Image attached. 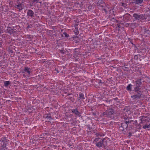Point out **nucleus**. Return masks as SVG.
Here are the masks:
<instances>
[{"instance_id":"obj_1","label":"nucleus","mask_w":150,"mask_h":150,"mask_svg":"<svg viewBox=\"0 0 150 150\" xmlns=\"http://www.w3.org/2000/svg\"><path fill=\"white\" fill-rule=\"evenodd\" d=\"M142 84V82L141 79H138L134 82L135 87L133 91L137 93V94L133 95L131 96L132 98L136 99H139L142 97V92L140 91L141 86Z\"/></svg>"},{"instance_id":"obj_2","label":"nucleus","mask_w":150,"mask_h":150,"mask_svg":"<svg viewBox=\"0 0 150 150\" xmlns=\"http://www.w3.org/2000/svg\"><path fill=\"white\" fill-rule=\"evenodd\" d=\"M115 111L112 108H110L103 112V115L105 117L108 118H112L113 117L114 114L115 113Z\"/></svg>"},{"instance_id":"obj_3","label":"nucleus","mask_w":150,"mask_h":150,"mask_svg":"<svg viewBox=\"0 0 150 150\" xmlns=\"http://www.w3.org/2000/svg\"><path fill=\"white\" fill-rule=\"evenodd\" d=\"M139 119L141 121L140 122L141 124H144L145 122H149V120H148V117L147 116H142L139 117Z\"/></svg>"},{"instance_id":"obj_4","label":"nucleus","mask_w":150,"mask_h":150,"mask_svg":"<svg viewBox=\"0 0 150 150\" xmlns=\"http://www.w3.org/2000/svg\"><path fill=\"white\" fill-rule=\"evenodd\" d=\"M9 141L8 140L6 139V137H3L1 138L0 141L3 143V144L1 146V147H6L7 144Z\"/></svg>"},{"instance_id":"obj_5","label":"nucleus","mask_w":150,"mask_h":150,"mask_svg":"<svg viewBox=\"0 0 150 150\" xmlns=\"http://www.w3.org/2000/svg\"><path fill=\"white\" fill-rule=\"evenodd\" d=\"M27 18H31L33 17L34 13L32 10L28 9L27 12Z\"/></svg>"},{"instance_id":"obj_6","label":"nucleus","mask_w":150,"mask_h":150,"mask_svg":"<svg viewBox=\"0 0 150 150\" xmlns=\"http://www.w3.org/2000/svg\"><path fill=\"white\" fill-rule=\"evenodd\" d=\"M133 17L137 20H139L141 18H143L144 16L143 14L139 15L137 13H134L133 14Z\"/></svg>"},{"instance_id":"obj_7","label":"nucleus","mask_w":150,"mask_h":150,"mask_svg":"<svg viewBox=\"0 0 150 150\" xmlns=\"http://www.w3.org/2000/svg\"><path fill=\"white\" fill-rule=\"evenodd\" d=\"M127 127V124L126 122H123L121 123V126L119 128L122 131H123L126 129Z\"/></svg>"},{"instance_id":"obj_8","label":"nucleus","mask_w":150,"mask_h":150,"mask_svg":"<svg viewBox=\"0 0 150 150\" xmlns=\"http://www.w3.org/2000/svg\"><path fill=\"white\" fill-rule=\"evenodd\" d=\"M104 139H101L100 142L95 143V144L96 146L98 148H100L103 145V142H104Z\"/></svg>"},{"instance_id":"obj_9","label":"nucleus","mask_w":150,"mask_h":150,"mask_svg":"<svg viewBox=\"0 0 150 150\" xmlns=\"http://www.w3.org/2000/svg\"><path fill=\"white\" fill-rule=\"evenodd\" d=\"M31 69L30 68H28L26 67H24V69L23 72V73L25 72H26L27 73L28 75H29L30 74Z\"/></svg>"},{"instance_id":"obj_10","label":"nucleus","mask_w":150,"mask_h":150,"mask_svg":"<svg viewBox=\"0 0 150 150\" xmlns=\"http://www.w3.org/2000/svg\"><path fill=\"white\" fill-rule=\"evenodd\" d=\"M72 112L75 114L76 116H80V113L78 111L77 108L71 110Z\"/></svg>"},{"instance_id":"obj_11","label":"nucleus","mask_w":150,"mask_h":150,"mask_svg":"<svg viewBox=\"0 0 150 150\" xmlns=\"http://www.w3.org/2000/svg\"><path fill=\"white\" fill-rule=\"evenodd\" d=\"M45 119H46L48 120H51L52 119L50 114H45L43 116Z\"/></svg>"},{"instance_id":"obj_12","label":"nucleus","mask_w":150,"mask_h":150,"mask_svg":"<svg viewBox=\"0 0 150 150\" xmlns=\"http://www.w3.org/2000/svg\"><path fill=\"white\" fill-rule=\"evenodd\" d=\"M143 128L144 129H146V128H150V123L149 122H146V124L144 123L143 124Z\"/></svg>"},{"instance_id":"obj_13","label":"nucleus","mask_w":150,"mask_h":150,"mask_svg":"<svg viewBox=\"0 0 150 150\" xmlns=\"http://www.w3.org/2000/svg\"><path fill=\"white\" fill-rule=\"evenodd\" d=\"M13 28L10 27H8L6 30V32L11 34L13 33Z\"/></svg>"},{"instance_id":"obj_14","label":"nucleus","mask_w":150,"mask_h":150,"mask_svg":"<svg viewBox=\"0 0 150 150\" xmlns=\"http://www.w3.org/2000/svg\"><path fill=\"white\" fill-rule=\"evenodd\" d=\"M16 7L18 9L19 11H21L23 9L22 4L21 3H19L18 5H16Z\"/></svg>"},{"instance_id":"obj_15","label":"nucleus","mask_w":150,"mask_h":150,"mask_svg":"<svg viewBox=\"0 0 150 150\" xmlns=\"http://www.w3.org/2000/svg\"><path fill=\"white\" fill-rule=\"evenodd\" d=\"M134 3L137 4H139L143 3V0H134Z\"/></svg>"},{"instance_id":"obj_16","label":"nucleus","mask_w":150,"mask_h":150,"mask_svg":"<svg viewBox=\"0 0 150 150\" xmlns=\"http://www.w3.org/2000/svg\"><path fill=\"white\" fill-rule=\"evenodd\" d=\"M128 15H126L124 16L123 20L125 22H128L129 18L128 17Z\"/></svg>"},{"instance_id":"obj_17","label":"nucleus","mask_w":150,"mask_h":150,"mask_svg":"<svg viewBox=\"0 0 150 150\" xmlns=\"http://www.w3.org/2000/svg\"><path fill=\"white\" fill-rule=\"evenodd\" d=\"M132 85L131 84H129L127 87L126 89L127 90L129 91H132Z\"/></svg>"},{"instance_id":"obj_18","label":"nucleus","mask_w":150,"mask_h":150,"mask_svg":"<svg viewBox=\"0 0 150 150\" xmlns=\"http://www.w3.org/2000/svg\"><path fill=\"white\" fill-rule=\"evenodd\" d=\"M76 49H75L74 54V57H79V55H80L79 52L78 51H76Z\"/></svg>"},{"instance_id":"obj_19","label":"nucleus","mask_w":150,"mask_h":150,"mask_svg":"<svg viewBox=\"0 0 150 150\" xmlns=\"http://www.w3.org/2000/svg\"><path fill=\"white\" fill-rule=\"evenodd\" d=\"M11 83L10 82L8 81H4V86H5L7 87Z\"/></svg>"},{"instance_id":"obj_20","label":"nucleus","mask_w":150,"mask_h":150,"mask_svg":"<svg viewBox=\"0 0 150 150\" xmlns=\"http://www.w3.org/2000/svg\"><path fill=\"white\" fill-rule=\"evenodd\" d=\"M79 99H85V98L84 96V95L83 93H80L79 94Z\"/></svg>"},{"instance_id":"obj_21","label":"nucleus","mask_w":150,"mask_h":150,"mask_svg":"<svg viewBox=\"0 0 150 150\" xmlns=\"http://www.w3.org/2000/svg\"><path fill=\"white\" fill-rule=\"evenodd\" d=\"M139 25V24L138 22L137 23H132V27L134 28L135 27H136L138 26Z\"/></svg>"},{"instance_id":"obj_22","label":"nucleus","mask_w":150,"mask_h":150,"mask_svg":"<svg viewBox=\"0 0 150 150\" xmlns=\"http://www.w3.org/2000/svg\"><path fill=\"white\" fill-rule=\"evenodd\" d=\"M74 32L75 34L76 35H78L79 33L78 29L77 28H75V30Z\"/></svg>"},{"instance_id":"obj_23","label":"nucleus","mask_w":150,"mask_h":150,"mask_svg":"<svg viewBox=\"0 0 150 150\" xmlns=\"http://www.w3.org/2000/svg\"><path fill=\"white\" fill-rule=\"evenodd\" d=\"M99 138H96L94 140L93 142L95 144V143H97L98 142V141L99 140Z\"/></svg>"},{"instance_id":"obj_24","label":"nucleus","mask_w":150,"mask_h":150,"mask_svg":"<svg viewBox=\"0 0 150 150\" xmlns=\"http://www.w3.org/2000/svg\"><path fill=\"white\" fill-rule=\"evenodd\" d=\"M62 37L63 36H64L65 37H68L69 35L68 34H67L66 32H64L63 33V34L62 35Z\"/></svg>"},{"instance_id":"obj_25","label":"nucleus","mask_w":150,"mask_h":150,"mask_svg":"<svg viewBox=\"0 0 150 150\" xmlns=\"http://www.w3.org/2000/svg\"><path fill=\"white\" fill-rule=\"evenodd\" d=\"M127 25V26H130L131 27H132V23H127L126 24Z\"/></svg>"},{"instance_id":"obj_26","label":"nucleus","mask_w":150,"mask_h":150,"mask_svg":"<svg viewBox=\"0 0 150 150\" xmlns=\"http://www.w3.org/2000/svg\"><path fill=\"white\" fill-rule=\"evenodd\" d=\"M122 5L123 7H124V8H126L127 4H125V3H122Z\"/></svg>"},{"instance_id":"obj_27","label":"nucleus","mask_w":150,"mask_h":150,"mask_svg":"<svg viewBox=\"0 0 150 150\" xmlns=\"http://www.w3.org/2000/svg\"><path fill=\"white\" fill-rule=\"evenodd\" d=\"M149 30H147L144 31V33H146L148 34L149 33Z\"/></svg>"},{"instance_id":"obj_28","label":"nucleus","mask_w":150,"mask_h":150,"mask_svg":"<svg viewBox=\"0 0 150 150\" xmlns=\"http://www.w3.org/2000/svg\"><path fill=\"white\" fill-rule=\"evenodd\" d=\"M60 52L62 54H64L65 53V51H64V50H60Z\"/></svg>"},{"instance_id":"obj_29","label":"nucleus","mask_w":150,"mask_h":150,"mask_svg":"<svg viewBox=\"0 0 150 150\" xmlns=\"http://www.w3.org/2000/svg\"><path fill=\"white\" fill-rule=\"evenodd\" d=\"M103 3V1L102 0H99L98 1V4H102Z\"/></svg>"},{"instance_id":"obj_30","label":"nucleus","mask_w":150,"mask_h":150,"mask_svg":"<svg viewBox=\"0 0 150 150\" xmlns=\"http://www.w3.org/2000/svg\"><path fill=\"white\" fill-rule=\"evenodd\" d=\"M5 147H1L0 148V150H5L4 148Z\"/></svg>"},{"instance_id":"obj_31","label":"nucleus","mask_w":150,"mask_h":150,"mask_svg":"<svg viewBox=\"0 0 150 150\" xmlns=\"http://www.w3.org/2000/svg\"><path fill=\"white\" fill-rule=\"evenodd\" d=\"M95 135H96L97 136V137H98L99 136H101L98 133H96V134H95Z\"/></svg>"},{"instance_id":"obj_32","label":"nucleus","mask_w":150,"mask_h":150,"mask_svg":"<svg viewBox=\"0 0 150 150\" xmlns=\"http://www.w3.org/2000/svg\"><path fill=\"white\" fill-rule=\"evenodd\" d=\"M113 100H118V98H113Z\"/></svg>"},{"instance_id":"obj_33","label":"nucleus","mask_w":150,"mask_h":150,"mask_svg":"<svg viewBox=\"0 0 150 150\" xmlns=\"http://www.w3.org/2000/svg\"><path fill=\"white\" fill-rule=\"evenodd\" d=\"M126 122L127 123V125H128V123H129V122H129V121H126V122Z\"/></svg>"},{"instance_id":"obj_34","label":"nucleus","mask_w":150,"mask_h":150,"mask_svg":"<svg viewBox=\"0 0 150 150\" xmlns=\"http://www.w3.org/2000/svg\"><path fill=\"white\" fill-rule=\"evenodd\" d=\"M102 11H104L105 12H106V10L105 9H104V8H103L102 9Z\"/></svg>"},{"instance_id":"obj_35","label":"nucleus","mask_w":150,"mask_h":150,"mask_svg":"<svg viewBox=\"0 0 150 150\" xmlns=\"http://www.w3.org/2000/svg\"><path fill=\"white\" fill-rule=\"evenodd\" d=\"M38 1V0H34L33 1V2H36V1Z\"/></svg>"},{"instance_id":"obj_36","label":"nucleus","mask_w":150,"mask_h":150,"mask_svg":"<svg viewBox=\"0 0 150 150\" xmlns=\"http://www.w3.org/2000/svg\"><path fill=\"white\" fill-rule=\"evenodd\" d=\"M134 57L137 58V55H135Z\"/></svg>"},{"instance_id":"obj_37","label":"nucleus","mask_w":150,"mask_h":150,"mask_svg":"<svg viewBox=\"0 0 150 150\" xmlns=\"http://www.w3.org/2000/svg\"><path fill=\"white\" fill-rule=\"evenodd\" d=\"M56 71L57 72V73H59V71L57 70L56 69Z\"/></svg>"},{"instance_id":"obj_38","label":"nucleus","mask_w":150,"mask_h":150,"mask_svg":"<svg viewBox=\"0 0 150 150\" xmlns=\"http://www.w3.org/2000/svg\"><path fill=\"white\" fill-rule=\"evenodd\" d=\"M129 136L131 135V134L130 133H129Z\"/></svg>"},{"instance_id":"obj_39","label":"nucleus","mask_w":150,"mask_h":150,"mask_svg":"<svg viewBox=\"0 0 150 150\" xmlns=\"http://www.w3.org/2000/svg\"><path fill=\"white\" fill-rule=\"evenodd\" d=\"M107 150H112V149H107Z\"/></svg>"},{"instance_id":"obj_40","label":"nucleus","mask_w":150,"mask_h":150,"mask_svg":"<svg viewBox=\"0 0 150 150\" xmlns=\"http://www.w3.org/2000/svg\"><path fill=\"white\" fill-rule=\"evenodd\" d=\"M101 82V80H100V83Z\"/></svg>"},{"instance_id":"obj_41","label":"nucleus","mask_w":150,"mask_h":150,"mask_svg":"<svg viewBox=\"0 0 150 150\" xmlns=\"http://www.w3.org/2000/svg\"><path fill=\"white\" fill-rule=\"evenodd\" d=\"M149 16H150V15H149Z\"/></svg>"}]
</instances>
